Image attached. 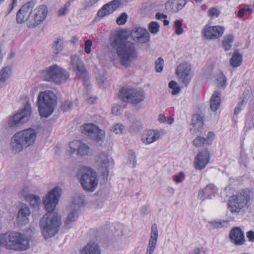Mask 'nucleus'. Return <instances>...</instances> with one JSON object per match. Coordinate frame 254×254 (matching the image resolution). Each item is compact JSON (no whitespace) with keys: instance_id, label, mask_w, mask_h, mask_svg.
I'll list each match as a JSON object with an SVG mask.
<instances>
[{"instance_id":"57","label":"nucleus","mask_w":254,"mask_h":254,"mask_svg":"<svg viewBox=\"0 0 254 254\" xmlns=\"http://www.w3.org/2000/svg\"><path fill=\"white\" fill-rule=\"evenodd\" d=\"M112 111L113 114L115 115H118L120 114L119 106L117 105L112 108Z\"/></svg>"},{"instance_id":"26","label":"nucleus","mask_w":254,"mask_h":254,"mask_svg":"<svg viewBox=\"0 0 254 254\" xmlns=\"http://www.w3.org/2000/svg\"><path fill=\"white\" fill-rule=\"evenodd\" d=\"M217 192V188L213 184L207 185L203 190H199L197 197L199 199L204 200L205 198L211 199Z\"/></svg>"},{"instance_id":"3","label":"nucleus","mask_w":254,"mask_h":254,"mask_svg":"<svg viewBox=\"0 0 254 254\" xmlns=\"http://www.w3.org/2000/svg\"><path fill=\"white\" fill-rule=\"evenodd\" d=\"M38 131L34 128H28L21 130L11 138L9 149L12 154L21 152L24 148H27L34 144Z\"/></svg>"},{"instance_id":"63","label":"nucleus","mask_w":254,"mask_h":254,"mask_svg":"<svg viewBox=\"0 0 254 254\" xmlns=\"http://www.w3.org/2000/svg\"><path fill=\"white\" fill-rule=\"evenodd\" d=\"M22 192L23 193V196L25 197V195H27L28 194H26L28 192H29V189L27 187H24L22 190Z\"/></svg>"},{"instance_id":"12","label":"nucleus","mask_w":254,"mask_h":254,"mask_svg":"<svg viewBox=\"0 0 254 254\" xmlns=\"http://www.w3.org/2000/svg\"><path fill=\"white\" fill-rule=\"evenodd\" d=\"M31 113L30 104L29 101H27L24 108L20 112L9 118L7 122L8 126L10 127H13L23 124L28 121Z\"/></svg>"},{"instance_id":"50","label":"nucleus","mask_w":254,"mask_h":254,"mask_svg":"<svg viewBox=\"0 0 254 254\" xmlns=\"http://www.w3.org/2000/svg\"><path fill=\"white\" fill-rule=\"evenodd\" d=\"M92 46V42L91 40H87L85 41V52L86 53H90Z\"/></svg>"},{"instance_id":"19","label":"nucleus","mask_w":254,"mask_h":254,"mask_svg":"<svg viewBox=\"0 0 254 254\" xmlns=\"http://www.w3.org/2000/svg\"><path fill=\"white\" fill-rule=\"evenodd\" d=\"M209 152L207 150L199 152L194 159L195 168L199 170L204 169L209 162Z\"/></svg>"},{"instance_id":"38","label":"nucleus","mask_w":254,"mask_h":254,"mask_svg":"<svg viewBox=\"0 0 254 254\" xmlns=\"http://www.w3.org/2000/svg\"><path fill=\"white\" fill-rule=\"evenodd\" d=\"M64 49V41L61 39H57L54 42L53 49L55 54L59 53Z\"/></svg>"},{"instance_id":"37","label":"nucleus","mask_w":254,"mask_h":254,"mask_svg":"<svg viewBox=\"0 0 254 254\" xmlns=\"http://www.w3.org/2000/svg\"><path fill=\"white\" fill-rule=\"evenodd\" d=\"M120 4V2L119 0H113L105 5H108V6L106 7V8L108 10L110 11V13L111 14L119 7Z\"/></svg>"},{"instance_id":"34","label":"nucleus","mask_w":254,"mask_h":254,"mask_svg":"<svg viewBox=\"0 0 254 254\" xmlns=\"http://www.w3.org/2000/svg\"><path fill=\"white\" fill-rule=\"evenodd\" d=\"M25 199L29 202L30 204L33 206H38L40 203V198L37 195L33 194H29L25 195Z\"/></svg>"},{"instance_id":"11","label":"nucleus","mask_w":254,"mask_h":254,"mask_svg":"<svg viewBox=\"0 0 254 254\" xmlns=\"http://www.w3.org/2000/svg\"><path fill=\"white\" fill-rule=\"evenodd\" d=\"M48 13V8L45 5H41L33 9L28 19V27L33 28L37 26L46 19Z\"/></svg>"},{"instance_id":"30","label":"nucleus","mask_w":254,"mask_h":254,"mask_svg":"<svg viewBox=\"0 0 254 254\" xmlns=\"http://www.w3.org/2000/svg\"><path fill=\"white\" fill-rule=\"evenodd\" d=\"M221 102V93L218 91H215L210 100V107L211 110L216 111L220 107Z\"/></svg>"},{"instance_id":"54","label":"nucleus","mask_w":254,"mask_h":254,"mask_svg":"<svg viewBox=\"0 0 254 254\" xmlns=\"http://www.w3.org/2000/svg\"><path fill=\"white\" fill-rule=\"evenodd\" d=\"M17 0H12V2L10 5L9 8L8 10L7 15L9 14L11 11L14 9L17 4Z\"/></svg>"},{"instance_id":"44","label":"nucleus","mask_w":254,"mask_h":254,"mask_svg":"<svg viewBox=\"0 0 254 254\" xmlns=\"http://www.w3.org/2000/svg\"><path fill=\"white\" fill-rule=\"evenodd\" d=\"M155 68L157 72H161L164 66V60L162 58H159L155 62Z\"/></svg>"},{"instance_id":"10","label":"nucleus","mask_w":254,"mask_h":254,"mask_svg":"<svg viewBox=\"0 0 254 254\" xmlns=\"http://www.w3.org/2000/svg\"><path fill=\"white\" fill-rule=\"evenodd\" d=\"M119 97L124 102L137 104L145 98L144 92L136 89L123 88L120 91Z\"/></svg>"},{"instance_id":"59","label":"nucleus","mask_w":254,"mask_h":254,"mask_svg":"<svg viewBox=\"0 0 254 254\" xmlns=\"http://www.w3.org/2000/svg\"><path fill=\"white\" fill-rule=\"evenodd\" d=\"M158 120L160 123H165L166 122V118L164 115H160Z\"/></svg>"},{"instance_id":"58","label":"nucleus","mask_w":254,"mask_h":254,"mask_svg":"<svg viewBox=\"0 0 254 254\" xmlns=\"http://www.w3.org/2000/svg\"><path fill=\"white\" fill-rule=\"evenodd\" d=\"M93 4V3L91 2L90 0H86L85 1V4L84 5V8L86 9L88 7H90Z\"/></svg>"},{"instance_id":"31","label":"nucleus","mask_w":254,"mask_h":254,"mask_svg":"<svg viewBox=\"0 0 254 254\" xmlns=\"http://www.w3.org/2000/svg\"><path fill=\"white\" fill-rule=\"evenodd\" d=\"M12 73L11 69L9 66L2 68L0 71V89L4 87L6 82L10 77Z\"/></svg>"},{"instance_id":"22","label":"nucleus","mask_w":254,"mask_h":254,"mask_svg":"<svg viewBox=\"0 0 254 254\" xmlns=\"http://www.w3.org/2000/svg\"><path fill=\"white\" fill-rule=\"evenodd\" d=\"M224 31V28L222 26H209L205 29L204 36L207 39H216L221 37Z\"/></svg>"},{"instance_id":"23","label":"nucleus","mask_w":254,"mask_h":254,"mask_svg":"<svg viewBox=\"0 0 254 254\" xmlns=\"http://www.w3.org/2000/svg\"><path fill=\"white\" fill-rule=\"evenodd\" d=\"M189 0H169L165 3V8L168 11L177 13L183 9Z\"/></svg>"},{"instance_id":"48","label":"nucleus","mask_w":254,"mask_h":254,"mask_svg":"<svg viewBox=\"0 0 254 254\" xmlns=\"http://www.w3.org/2000/svg\"><path fill=\"white\" fill-rule=\"evenodd\" d=\"M185 175L183 172H181L179 174L175 175L173 176V180L177 184L181 183L185 179Z\"/></svg>"},{"instance_id":"17","label":"nucleus","mask_w":254,"mask_h":254,"mask_svg":"<svg viewBox=\"0 0 254 254\" xmlns=\"http://www.w3.org/2000/svg\"><path fill=\"white\" fill-rule=\"evenodd\" d=\"M190 71V65L186 63L180 64L176 70L177 76L182 79V83L185 86H187L191 80Z\"/></svg>"},{"instance_id":"51","label":"nucleus","mask_w":254,"mask_h":254,"mask_svg":"<svg viewBox=\"0 0 254 254\" xmlns=\"http://www.w3.org/2000/svg\"><path fill=\"white\" fill-rule=\"evenodd\" d=\"M209 16H218L220 14L219 10L215 7H211L208 10Z\"/></svg>"},{"instance_id":"61","label":"nucleus","mask_w":254,"mask_h":254,"mask_svg":"<svg viewBox=\"0 0 254 254\" xmlns=\"http://www.w3.org/2000/svg\"><path fill=\"white\" fill-rule=\"evenodd\" d=\"M175 33L177 35H180L181 34H182V33H183V29H182V27H176Z\"/></svg>"},{"instance_id":"6","label":"nucleus","mask_w":254,"mask_h":254,"mask_svg":"<svg viewBox=\"0 0 254 254\" xmlns=\"http://www.w3.org/2000/svg\"><path fill=\"white\" fill-rule=\"evenodd\" d=\"M250 200L249 192L243 190L231 196L227 203V208L232 213H244L249 207Z\"/></svg>"},{"instance_id":"41","label":"nucleus","mask_w":254,"mask_h":254,"mask_svg":"<svg viewBox=\"0 0 254 254\" xmlns=\"http://www.w3.org/2000/svg\"><path fill=\"white\" fill-rule=\"evenodd\" d=\"M128 160L130 164H132V167H134L136 164V157L135 153L133 151H128Z\"/></svg>"},{"instance_id":"52","label":"nucleus","mask_w":254,"mask_h":254,"mask_svg":"<svg viewBox=\"0 0 254 254\" xmlns=\"http://www.w3.org/2000/svg\"><path fill=\"white\" fill-rule=\"evenodd\" d=\"M246 102V101L244 99H243L241 102L237 104L234 110V116L237 115L241 111V110H242V106L243 103Z\"/></svg>"},{"instance_id":"21","label":"nucleus","mask_w":254,"mask_h":254,"mask_svg":"<svg viewBox=\"0 0 254 254\" xmlns=\"http://www.w3.org/2000/svg\"><path fill=\"white\" fill-rule=\"evenodd\" d=\"M158 238V231L157 225L155 223L151 226L150 237L146 249V254H153Z\"/></svg>"},{"instance_id":"1","label":"nucleus","mask_w":254,"mask_h":254,"mask_svg":"<svg viewBox=\"0 0 254 254\" xmlns=\"http://www.w3.org/2000/svg\"><path fill=\"white\" fill-rule=\"evenodd\" d=\"M61 194V188L55 187L43 199V204L48 213L40 219L39 225L41 232L45 239L55 236L59 230L61 217L51 212L55 209Z\"/></svg>"},{"instance_id":"39","label":"nucleus","mask_w":254,"mask_h":254,"mask_svg":"<svg viewBox=\"0 0 254 254\" xmlns=\"http://www.w3.org/2000/svg\"><path fill=\"white\" fill-rule=\"evenodd\" d=\"M160 25L157 22H151L148 26V29L152 34H156L159 30Z\"/></svg>"},{"instance_id":"13","label":"nucleus","mask_w":254,"mask_h":254,"mask_svg":"<svg viewBox=\"0 0 254 254\" xmlns=\"http://www.w3.org/2000/svg\"><path fill=\"white\" fill-rule=\"evenodd\" d=\"M82 132L98 143L102 141L105 136V131L93 124H87L82 127Z\"/></svg>"},{"instance_id":"45","label":"nucleus","mask_w":254,"mask_h":254,"mask_svg":"<svg viewBox=\"0 0 254 254\" xmlns=\"http://www.w3.org/2000/svg\"><path fill=\"white\" fill-rule=\"evenodd\" d=\"M127 14L123 12L118 17L116 22L119 25H123L127 22Z\"/></svg>"},{"instance_id":"64","label":"nucleus","mask_w":254,"mask_h":254,"mask_svg":"<svg viewBox=\"0 0 254 254\" xmlns=\"http://www.w3.org/2000/svg\"><path fill=\"white\" fill-rule=\"evenodd\" d=\"M193 253V254H205L204 252L201 251L199 249L194 250Z\"/></svg>"},{"instance_id":"8","label":"nucleus","mask_w":254,"mask_h":254,"mask_svg":"<svg viewBox=\"0 0 254 254\" xmlns=\"http://www.w3.org/2000/svg\"><path fill=\"white\" fill-rule=\"evenodd\" d=\"M43 76L45 80L58 84L64 82L69 77L67 72L57 64L50 66L43 71Z\"/></svg>"},{"instance_id":"4","label":"nucleus","mask_w":254,"mask_h":254,"mask_svg":"<svg viewBox=\"0 0 254 254\" xmlns=\"http://www.w3.org/2000/svg\"><path fill=\"white\" fill-rule=\"evenodd\" d=\"M14 251H25L29 248L27 237L21 233L11 232L0 235V246Z\"/></svg>"},{"instance_id":"49","label":"nucleus","mask_w":254,"mask_h":254,"mask_svg":"<svg viewBox=\"0 0 254 254\" xmlns=\"http://www.w3.org/2000/svg\"><path fill=\"white\" fill-rule=\"evenodd\" d=\"M70 5V1H67L65 4L64 5V6L63 7H61L59 10L58 12V14L60 16H63L64 15L66 12V11L69 7V6Z\"/></svg>"},{"instance_id":"29","label":"nucleus","mask_w":254,"mask_h":254,"mask_svg":"<svg viewBox=\"0 0 254 254\" xmlns=\"http://www.w3.org/2000/svg\"><path fill=\"white\" fill-rule=\"evenodd\" d=\"M80 254H101V250L97 243L90 242L80 251Z\"/></svg>"},{"instance_id":"5","label":"nucleus","mask_w":254,"mask_h":254,"mask_svg":"<svg viewBox=\"0 0 254 254\" xmlns=\"http://www.w3.org/2000/svg\"><path fill=\"white\" fill-rule=\"evenodd\" d=\"M57 96L52 91L40 92L38 95L37 104L41 117L47 118L54 112L57 105Z\"/></svg>"},{"instance_id":"15","label":"nucleus","mask_w":254,"mask_h":254,"mask_svg":"<svg viewBox=\"0 0 254 254\" xmlns=\"http://www.w3.org/2000/svg\"><path fill=\"white\" fill-rule=\"evenodd\" d=\"M67 151L70 155L76 152L78 155L83 156L88 155L90 153V147L87 144L82 141L74 140L69 143Z\"/></svg>"},{"instance_id":"36","label":"nucleus","mask_w":254,"mask_h":254,"mask_svg":"<svg viewBox=\"0 0 254 254\" xmlns=\"http://www.w3.org/2000/svg\"><path fill=\"white\" fill-rule=\"evenodd\" d=\"M211 225L213 229H220L224 227H227L229 225V221L224 220L214 221L211 222Z\"/></svg>"},{"instance_id":"53","label":"nucleus","mask_w":254,"mask_h":254,"mask_svg":"<svg viewBox=\"0 0 254 254\" xmlns=\"http://www.w3.org/2000/svg\"><path fill=\"white\" fill-rule=\"evenodd\" d=\"M247 237L249 241L254 242V231H250L247 233Z\"/></svg>"},{"instance_id":"33","label":"nucleus","mask_w":254,"mask_h":254,"mask_svg":"<svg viewBox=\"0 0 254 254\" xmlns=\"http://www.w3.org/2000/svg\"><path fill=\"white\" fill-rule=\"evenodd\" d=\"M242 62V55L236 50L234 52L233 56L230 60V64L233 67H238L240 66Z\"/></svg>"},{"instance_id":"18","label":"nucleus","mask_w":254,"mask_h":254,"mask_svg":"<svg viewBox=\"0 0 254 254\" xmlns=\"http://www.w3.org/2000/svg\"><path fill=\"white\" fill-rule=\"evenodd\" d=\"M71 63L73 69L76 72L79 77L86 79L87 78V72L80 57L74 55L71 57Z\"/></svg>"},{"instance_id":"35","label":"nucleus","mask_w":254,"mask_h":254,"mask_svg":"<svg viewBox=\"0 0 254 254\" xmlns=\"http://www.w3.org/2000/svg\"><path fill=\"white\" fill-rule=\"evenodd\" d=\"M234 42V36L232 35H228L225 36L223 41V45L225 51L229 50L232 47V43Z\"/></svg>"},{"instance_id":"20","label":"nucleus","mask_w":254,"mask_h":254,"mask_svg":"<svg viewBox=\"0 0 254 254\" xmlns=\"http://www.w3.org/2000/svg\"><path fill=\"white\" fill-rule=\"evenodd\" d=\"M97 163L99 170L102 172L103 178L104 179H107L109 172L110 163L107 154L104 153L99 154Z\"/></svg>"},{"instance_id":"25","label":"nucleus","mask_w":254,"mask_h":254,"mask_svg":"<svg viewBox=\"0 0 254 254\" xmlns=\"http://www.w3.org/2000/svg\"><path fill=\"white\" fill-rule=\"evenodd\" d=\"M31 211L29 207L26 204H22L18 211L17 217V221L18 225H25L28 222V217Z\"/></svg>"},{"instance_id":"27","label":"nucleus","mask_w":254,"mask_h":254,"mask_svg":"<svg viewBox=\"0 0 254 254\" xmlns=\"http://www.w3.org/2000/svg\"><path fill=\"white\" fill-rule=\"evenodd\" d=\"M214 133L213 132L209 131L206 137L197 136L193 142L194 145L197 147L210 145L214 139Z\"/></svg>"},{"instance_id":"60","label":"nucleus","mask_w":254,"mask_h":254,"mask_svg":"<svg viewBox=\"0 0 254 254\" xmlns=\"http://www.w3.org/2000/svg\"><path fill=\"white\" fill-rule=\"evenodd\" d=\"M246 12V10L245 9H241L238 12V16L241 18L244 16Z\"/></svg>"},{"instance_id":"40","label":"nucleus","mask_w":254,"mask_h":254,"mask_svg":"<svg viewBox=\"0 0 254 254\" xmlns=\"http://www.w3.org/2000/svg\"><path fill=\"white\" fill-rule=\"evenodd\" d=\"M168 86L170 88L172 89V94L173 95H177L181 91V89L179 87V86L178 85L177 82L174 80L171 81L169 83Z\"/></svg>"},{"instance_id":"2","label":"nucleus","mask_w":254,"mask_h":254,"mask_svg":"<svg viewBox=\"0 0 254 254\" xmlns=\"http://www.w3.org/2000/svg\"><path fill=\"white\" fill-rule=\"evenodd\" d=\"M128 38V35L124 30L116 31L110 38L111 46L116 50L121 64L126 67L129 66L138 57L135 44L127 41Z\"/></svg>"},{"instance_id":"43","label":"nucleus","mask_w":254,"mask_h":254,"mask_svg":"<svg viewBox=\"0 0 254 254\" xmlns=\"http://www.w3.org/2000/svg\"><path fill=\"white\" fill-rule=\"evenodd\" d=\"M108 5H104L97 12V15L100 17L110 14V11L108 10L106 7Z\"/></svg>"},{"instance_id":"16","label":"nucleus","mask_w":254,"mask_h":254,"mask_svg":"<svg viewBox=\"0 0 254 254\" xmlns=\"http://www.w3.org/2000/svg\"><path fill=\"white\" fill-rule=\"evenodd\" d=\"M130 35L133 40L138 43L144 44L150 41L149 32L146 29L141 27H135L132 28Z\"/></svg>"},{"instance_id":"32","label":"nucleus","mask_w":254,"mask_h":254,"mask_svg":"<svg viewBox=\"0 0 254 254\" xmlns=\"http://www.w3.org/2000/svg\"><path fill=\"white\" fill-rule=\"evenodd\" d=\"M203 125V116L199 114L192 115L191 119V125L197 131L202 127Z\"/></svg>"},{"instance_id":"56","label":"nucleus","mask_w":254,"mask_h":254,"mask_svg":"<svg viewBox=\"0 0 254 254\" xmlns=\"http://www.w3.org/2000/svg\"><path fill=\"white\" fill-rule=\"evenodd\" d=\"M155 17L158 19H161L162 18H167V16L166 14L158 12L156 13Z\"/></svg>"},{"instance_id":"14","label":"nucleus","mask_w":254,"mask_h":254,"mask_svg":"<svg viewBox=\"0 0 254 254\" xmlns=\"http://www.w3.org/2000/svg\"><path fill=\"white\" fill-rule=\"evenodd\" d=\"M35 3L33 1H30L23 4L18 10L16 14V22L18 24L27 22V26L29 25V17L32 10L34 8Z\"/></svg>"},{"instance_id":"24","label":"nucleus","mask_w":254,"mask_h":254,"mask_svg":"<svg viewBox=\"0 0 254 254\" xmlns=\"http://www.w3.org/2000/svg\"><path fill=\"white\" fill-rule=\"evenodd\" d=\"M229 238L231 242L236 246L242 245L245 242L244 234L239 227H235L231 230Z\"/></svg>"},{"instance_id":"55","label":"nucleus","mask_w":254,"mask_h":254,"mask_svg":"<svg viewBox=\"0 0 254 254\" xmlns=\"http://www.w3.org/2000/svg\"><path fill=\"white\" fill-rule=\"evenodd\" d=\"M131 127L133 128L134 131L138 130L141 127V124L139 122L136 121L132 124Z\"/></svg>"},{"instance_id":"46","label":"nucleus","mask_w":254,"mask_h":254,"mask_svg":"<svg viewBox=\"0 0 254 254\" xmlns=\"http://www.w3.org/2000/svg\"><path fill=\"white\" fill-rule=\"evenodd\" d=\"M216 80L217 81L218 84L220 86L225 85L226 84V77L221 72H220L217 75Z\"/></svg>"},{"instance_id":"9","label":"nucleus","mask_w":254,"mask_h":254,"mask_svg":"<svg viewBox=\"0 0 254 254\" xmlns=\"http://www.w3.org/2000/svg\"><path fill=\"white\" fill-rule=\"evenodd\" d=\"M84 203V198L82 196L76 195L73 198L72 201L67 208L68 213L65 221V226L69 229L72 223L78 217V212Z\"/></svg>"},{"instance_id":"47","label":"nucleus","mask_w":254,"mask_h":254,"mask_svg":"<svg viewBox=\"0 0 254 254\" xmlns=\"http://www.w3.org/2000/svg\"><path fill=\"white\" fill-rule=\"evenodd\" d=\"M72 107V103L71 102L66 101L63 103L61 105V109L64 112H67L70 110Z\"/></svg>"},{"instance_id":"42","label":"nucleus","mask_w":254,"mask_h":254,"mask_svg":"<svg viewBox=\"0 0 254 254\" xmlns=\"http://www.w3.org/2000/svg\"><path fill=\"white\" fill-rule=\"evenodd\" d=\"M124 129V126L121 124H117L113 125L110 129V130L116 134L122 133Z\"/></svg>"},{"instance_id":"7","label":"nucleus","mask_w":254,"mask_h":254,"mask_svg":"<svg viewBox=\"0 0 254 254\" xmlns=\"http://www.w3.org/2000/svg\"><path fill=\"white\" fill-rule=\"evenodd\" d=\"M77 176L84 190L94 191L98 184L97 173L91 168L83 166L78 171Z\"/></svg>"},{"instance_id":"62","label":"nucleus","mask_w":254,"mask_h":254,"mask_svg":"<svg viewBox=\"0 0 254 254\" xmlns=\"http://www.w3.org/2000/svg\"><path fill=\"white\" fill-rule=\"evenodd\" d=\"M174 25L175 27H181L182 26V22L180 20H176L175 21Z\"/></svg>"},{"instance_id":"28","label":"nucleus","mask_w":254,"mask_h":254,"mask_svg":"<svg viewBox=\"0 0 254 254\" xmlns=\"http://www.w3.org/2000/svg\"><path fill=\"white\" fill-rule=\"evenodd\" d=\"M160 137V133L157 130H147L142 136V140L146 144L151 143L157 140Z\"/></svg>"}]
</instances>
